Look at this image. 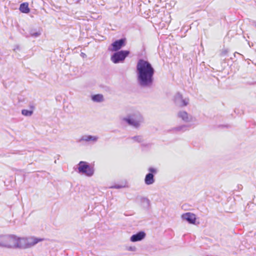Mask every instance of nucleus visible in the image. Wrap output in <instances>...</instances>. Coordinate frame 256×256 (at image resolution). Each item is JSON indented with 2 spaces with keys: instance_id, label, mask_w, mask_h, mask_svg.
I'll list each match as a JSON object with an SVG mask.
<instances>
[{
  "instance_id": "13",
  "label": "nucleus",
  "mask_w": 256,
  "mask_h": 256,
  "mask_svg": "<svg viewBox=\"0 0 256 256\" xmlns=\"http://www.w3.org/2000/svg\"><path fill=\"white\" fill-rule=\"evenodd\" d=\"M179 116L184 120H188V114L186 112H182L179 114Z\"/></svg>"
},
{
  "instance_id": "14",
  "label": "nucleus",
  "mask_w": 256,
  "mask_h": 256,
  "mask_svg": "<svg viewBox=\"0 0 256 256\" xmlns=\"http://www.w3.org/2000/svg\"><path fill=\"white\" fill-rule=\"evenodd\" d=\"M22 113L24 116H30L32 114L33 111L32 110H22Z\"/></svg>"
},
{
  "instance_id": "8",
  "label": "nucleus",
  "mask_w": 256,
  "mask_h": 256,
  "mask_svg": "<svg viewBox=\"0 0 256 256\" xmlns=\"http://www.w3.org/2000/svg\"><path fill=\"white\" fill-rule=\"evenodd\" d=\"M146 234L143 232H140L136 234L132 235L130 237V240L132 242L140 241L144 238Z\"/></svg>"
},
{
  "instance_id": "3",
  "label": "nucleus",
  "mask_w": 256,
  "mask_h": 256,
  "mask_svg": "<svg viewBox=\"0 0 256 256\" xmlns=\"http://www.w3.org/2000/svg\"><path fill=\"white\" fill-rule=\"evenodd\" d=\"M78 170L79 172L84 174L88 176H92L94 173L93 168L91 167L87 162L82 161L79 162Z\"/></svg>"
},
{
  "instance_id": "7",
  "label": "nucleus",
  "mask_w": 256,
  "mask_h": 256,
  "mask_svg": "<svg viewBox=\"0 0 256 256\" xmlns=\"http://www.w3.org/2000/svg\"><path fill=\"white\" fill-rule=\"evenodd\" d=\"M182 218L186 220L188 222L194 224L196 220V215L190 212H186L182 215Z\"/></svg>"
},
{
  "instance_id": "9",
  "label": "nucleus",
  "mask_w": 256,
  "mask_h": 256,
  "mask_svg": "<svg viewBox=\"0 0 256 256\" xmlns=\"http://www.w3.org/2000/svg\"><path fill=\"white\" fill-rule=\"evenodd\" d=\"M19 9L24 14H28L30 12L28 4L26 2L20 4Z\"/></svg>"
},
{
  "instance_id": "5",
  "label": "nucleus",
  "mask_w": 256,
  "mask_h": 256,
  "mask_svg": "<svg viewBox=\"0 0 256 256\" xmlns=\"http://www.w3.org/2000/svg\"><path fill=\"white\" fill-rule=\"evenodd\" d=\"M128 50H121L114 53L111 58L112 62L116 64L124 60L126 58L129 54Z\"/></svg>"
},
{
  "instance_id": "10",
  "label": "nucleus",
  "mask_w": 256,
  "mask_h": 256,
  "mask_svg": "<svg viewBox=\"0 0 256 256\" xmlns=\"http://www.w3.org/2000/svg\"><path fill=\"white\" fill-rule=\"evenodd\" d=\"M154 182V174L152 173L147 174L145 177L144 182L148 185L152 184Z\"/></svg>"
},
{
  "instance_id": "12",
  "label": "nucleus",
  "mask_w": 256,
  "mask_h": 256,
  "mask_svg": "<svg viewBox=\"0 0 256 256\" xmlns=\"http://www.w3.org/2000/svg\"><path fill=\"white\" fill-rule=\"evenodd\" d=\"M92 100L94 102H100L104 100L103 96L100 94L94 95L92 96Z\"/></svg>"
},
{
  "instance_id": "6",
  "label": "nucleus",
  "mask_w": 256,
  "mask_h": 256,
  "mask_svg": "<svg viewBox=\"0 0 256 256\" xmlns=\"http://www.w3.org/2000/svg\"><path fill=\"white\" fill-rule=\"evenodd\" d=\"M126 38H122L119 40H116L112 44V48L110 50L112 52H116L120 50L122 46L126 45Z\"/></svg>"
},
{
  "instance_id": "15",
  "label": "nucleus",
  "mask_w": 256,
  "mask_h": 256,
  "mask_svg": "<svg viewBox=\"0 0 256 256\" xmlns=\"http://www.w3.org/2000/svg\"><path fill=\"white\" fill-rule=\"evenodd\" d=\"M127 186V184L126 181H124L122 184L120 185H116L114 186H111L110 188H126Z\"/></svg>"
},
{
  "instance_id": "11",
  "label": "nucleus",
  "mask_w": 256,
  "mask_h": 256,
  "mask_svg": "<svg viewBox=\"0 0 256 256\" xmlns=\"http://www.w3.org/2000/svg\"><path fill=\"white\" fill-rule=\"evenodd\" d=\"M124 120L129 124L137 127L140 125V121L132 118H124Z\"/></svg>"
},
{
  "instance_id": "4",
  "label": "nucleus",
  "mask_w": 256,
  "mask_h": 256,
  "mask_svg": "<svg viewBox=\"0 0 256 256\" xmlns=\"http://www.w3.org/2000/svg\"><path fill=\"white\" fill-rule=\"evenodd\" d=\"M44 240V238H38L35 236L23 238V248H28L32 247Z\"/></svg>"
},
{
  "instance_id": "2",
  "label": "nucleus",
  "mask_w": 256,
  "mask_h": 256,
  "mask_svg": "<svg viewBox=\"0 0 256 256\" xmlns=\"http://www.w3.org/2000/svg\"><path fill=\"white\" fill-rule=\"evenodd\" d=\"M0 246L8 248H23V238L15 235L0 236Z\"/></svg>"
},
{
  "instance_id": "16",
  "label": "nucleus",
  "mask_w": 256,
  "mask_h": 256,
  "mask_svg": "<svg viewBox=\"0 0 256 256\" xmlns=\"http://www.w3.org/2000/svg\"><path fill=\"white\" fill-rule=\"evenodd\" d=\"M98 138L96 136H88L86 138V141H90V140H92V141H96L97 140Z\"/></svg>"
},
{
  "instance_id": "1",
  "label": "nucleus",
  "mask_w": 256,
  "mask_h": 256,
  "mask_svg": "<svg viewBox=\"0 0 256 256\" xmlns=\"http://www.w3.org/2000/svg\"><path fill=\"white\" fill-rule=\"evenodd\" d=\"M138 78L141 85L147 86L151 84L153 81L154 70L148 61L140 59L136 66Z\"/></svg>"
},
{
  "instance_id": "17",
  "label": "nucleus",
  "mask_w": 256,
  "mask_h": 256,
  "mask_svg": "<svg viewBox=\"0 0 256 256\" xmlns=\"http://www.w3.org/2000/svg\"><path fill=\"white\" fill-rule=\"evenodd\" d=\"M188 101L186 100H181V104L180 105L182 106H186L188 104Z\"/></svg>"
},
{
  "instance_id": "18",
  "label": "nucleus",
  "mask_w": 256,
  "mask_h": 256,
  "mask_svg": "<svg viewBox=\"0 0 256 256\" xmlns=\"http://www.w3.org/2000/svg\"><path fill=\"white\" fill-rule=\"evenodd\" d=\"M148 170L152 174L156 173V170L154 168H150Z\"/></svg>"
}]
</instances>
